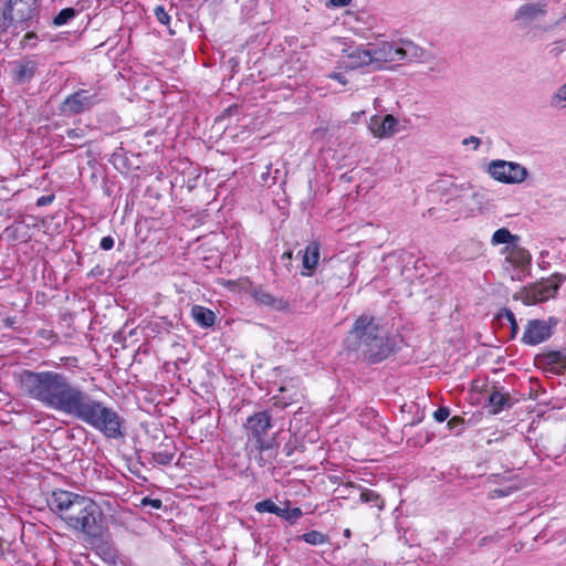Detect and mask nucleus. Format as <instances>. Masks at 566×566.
I'll use <instances>...</instances> for the list:
<instances>
[{
  "label": "nucleus",
  "mask_w": 566,
  "mask_h": 566,
  "mask_svg": "<svg viewBox=\"0 0 566 566\" xmlns=\"http://www.w3.org/2000/svg\"><path fill=\"white\" fill-rule=\"evenodd\" d=\"M283 451L285 452L286 457H291L293 454L294 447L291 446L290 442H287L284 444Z\"/></svg>",
  "instance_id": "nucleus-42"
},
{
  "label": "nucleus",
  "mask_w": 566,
  "mask_h": 566,
  "mask_svg": "<svg viewBox=\"0 0 566 566\" xmlns=\"http://www.w3.org/2000/svg\"><path fill=\"white\" fill-rule=\"evenodd\" d=\"M369 129L375 137H390L398 132V119L390 114L384 118L375 116L370 119Z\"/></svg>",
  "instance_id": "nucleus-13"
},
{
  "label": "nucleus",
  "mask_w": 566,
  "mask_h": 566,
  "mask_svg": "<svg viewBox=\"0 0 566 566\" xmlns=\"http://www.w3.org/2000/svg\"><path fill=\"white\" fill-rule=\"evenodd\" d=\"M36 40H38V35L35 32L31 31V32H28L22 41H21V45L22 48H35L36 46Z\"/></svg>",
  "instance_id": "nucleus-34"
},
{
  "label": "nucleus",
  "mask_w": 566,
  "mask_h": 566,
  "mask_svg": "<svg viewBox=\"0 0 566 566\" xmlns=\"http://www.w3.org/2000/svg\"><path fill=\"white\" fill-rule=\"evenodd\" d=\"M557 325V318L549 317L548 319H530L525 326V331L521 342L528 346H536L547 340L552 334L553 328Z\"/></svg>",
  "instance_id": "nucleus-8"
},
{
  "label": "nucleus",
  "mask_w": 566,
  "mask_h": 566,
  "mask_svg": "<svg viewBox=\"0 0 566 566\" xmlns=\"http://www.w3.org/2000/svg\"><path fill=\"white\" fill-rule=\"evenodd\" d=\"M463 419L461 417L454 416L448 421L449 429L453 430L458 428L457 434H460L462 431Z\"/></svg>",
  "instance_id": "nucleus-37"
},
{
  "label": "nucleus",
  "mask_w": 566,
  "mask_h": 566,
  "mask_svg": "<svg viewBox=\"0 0 566 566\" xmlns=\"http://www.w3.org/2000/svg\"><path fill=\"white\" fill-rule=\"evenodd\" d=\"M245 428L253 439L265 437L272 428V417L268 411H260L247 419Z\"/></svg>",
  "instance_id": "nucleus-11"
},
{
  "label": "nucleus",
  "mask_w": 566,
  "mask_h": 566,
  "mask_svg": "<svg viewBox=\"0 0 566 566\" xmlns=\"http://www.w3.org/2000/svg\"><path fill=\"white\" fill-rule=\"evenodd\" d=\"M38 63L30 59H23L13 63V78L17 83H29L35 75Z\"/></svg>",
  "instance_id": "nucleus-15"
},
{
  "label": "nucleus",
  "mask_w": 566,
  "mask_h": 566,
  "mask_svg": "<svg viewBox=\"0 0 566 566\" xmlns=\"http://www.w3.org/2000/svg\"><path fill=\"white\" fill-rule=\"evenodd\" d=\"M449 416H450V410L447 407H440L433 413V418L437 422L446 421Z\"/></svg>",
  "instance_id": "nucleus-36"
},
{
  "label": "nucleus",
  "mask_w": 566,
  "mask_h": 566,
  "mask_svg": "<svg viewBox=\"0 0 566 566\" xmlns=\"http://www.w3.org/2000/svg\"><path fill=\"white\" fill-rule=\"evenodd\" d=\"M255 510L259 513H272V514H279V506L271 500H263L261 502H258L255 504Z\"/></svg>",
  "instance_id": "nucleus-31"
},
{
  "label": "nucleus",
  "mask_w": 566,
  "mask_h": 566,
  "mask_svg": "<svg viewBox=\"0 0 566 566\" xmlns=\"http://www.w3.org/2000/svg\"><path fill=\"white\" fill-rule=\"evenodd\" d=\"M345 52L347 59L346 66L350 69H358L363 66H373L371 48H364L363 45L348 48Z\"/></svg>",
  "instance_id": "nucleus-12"
},
{
  "label": "nucleus",
  "mask_w": 566,
  "mask_h": 566,
  "mask_svg": "<svg viewBox=\"0 0 566 566\" xmlns=\"http://www.w3.org/2000/svg\"><path fill=\"white\" fill-rule=\"evenodd\" d=\"M38 334L46 339H50L51 337H53V333L51 331H46V329H41Z\"/></svg>",
  "instance_id": "nucleus-44"
},
{
  "label": "nucleus",
  "mask_w": 566,
  "mask_h": 566,
  "mask_svg": "<svg viewBox=\"0 0 566 566\" xmlns=\"http://www.w3.org/2000/svg\"><path fill=\"white\" fill-rule=\"evenodd\" d=\"M545 358L548 364L559 365L563 369L566 370V353L560 350H553L547 353Z\"/></svg>",
  "instance_id": "nucleus-27"
},
{
  "label": "nucleus",
  "mask_w": 566,
  "mask_h": 566,
  "mask_svg": "<svg viewBox=\"0 0 566 566\" xmlns=\"http://www.w3.org/2000/svg\"><path fill=\"white\" fill-rule=\"evenodd\" d=\"M12 325V322H10L9 319L7 321V326H11Z\"/></svg>",
  "instance_id": "nucleus-48"
},
{
  "label": "nucleus",
  "mask_w": 566,
  "mask_h": 566,
  "mask_svg": "<svg viewBox=\"0 0 566 566\" xmlns=\"http://www.w3.org/2000/svg\"><path fill=\"white\" fill-rule=\"evenodd\" d=\"M344 536H345L346 538H350V536H352V532H350V530H349V528H346V530L344 531Z\"/></svg>",
  "instance_id": "nucleus-47"
},
{
  "label": "nucleus",
  "mask_w": 566,
  "mask_h": 566,
  "mask_svg": "<svg viewBox=\"0 0 566 566\" xmlns=\"http://www.w3.org/2000/svg\"><path fill=\"white\" fill-rule=\"evenodd\" d=\"M140 506H150L154 510H159L163 506V502L160 499H151L149 496H145L140 501Z\"/></svg>",
  "instance_id": "nucleus-35"
},
{
  "label": "nucleus",
  "mask_w": 566,
  "mask_h": 566,
  "mask_svg": "<svg viewBox=\"0 0 566 566\" xmlns=\"http://www.w3.org/2000/svg\"><path fill=\"white\" fill-rule=\"evenodd\" d=\"M520 242V237L516 234H513L509 229L506 228H500L497 229L492 238H491V245L497 247L501 244H504V247H512L513 244Z\"/></svg>",
  "instance_id": "nucleus-21"
},
{
  "label": "nucleus",
  "mask_w": 566,
  "mask_h": 566,
  "mask_svg": "<svg viewBox=\"0 0 566 566\" xmlns=\"http://www.w3.org/2000/svg\"><path fill=\"white\" fill-rule=\"evenodd\" d=\"M76 15V10L74 8H65V9H62L54 18H53V23L55 25H63V24H66L70 20H72L73 18H75Z\"/></svg>",
  "instance_id": "nucleus-25"
},
{
  "label": "nucleus",
  "mask_w": 566,
  "mask_h": 566,
  "mask_svg": "<svg viewBox=\"0 0 566 566\" xmlns=\"http://www.w3.org/2000/svg\"><path fill=\"white\" fill-rule=\"evenodd\" d=\"M501 316L506 318L507 322L510 323L513 336L516 335V333L518 332V325L514 313L509 308H503Z\"/></svg>",
  "instance_id": "nucleus-32"
},
{
  "label": "nucleus",
  "mask_w": 566,
  "mask_h": 566,
  "mask_svg": "<svg viewBox=\"0 0 566 566\" xmlns=\"http://www.w3.org/2000/svg\"><path fill=\"white\" fill-rule=\"evenodd\" d=\"M38 0H7L0 13V31L12 25L28 29L38 22Z\"/></svg>",
  "instance_id": "nucleus-5"
},
{
  "label": "nucleus",
  "mask_w": 566,
  "mask_h": 566,
  "mask_svg": "<svg viewBox=\"0 0 566 566\" xmlns=\"http://www.w3.org/2000/svg\"><path fill=\"white\" fill-rule=\"evenodd\" d=\"M370 48L375 70L386 69L387 64L399 63L398 41H379Z\"/></svg>",
  "instance_id": "nucleus-9"
},
{
  "label": "nucleus",
  "mask_w": 566,
  "mask_h": 566,
  "mask_svg": "<svg viewBox=\"0 0 566 566\" xmlns=\"http://www.w3.org/2000/svg\"><path fill=\"white\" fill-rule=\"evenodd\" d=\"M48 505L70 530L88 537L101 534L102 511L91 497L60 489L52 492Z\"/></svg>",
  "instance_id": "nucleus-2"
},
{
  "label": "nucleus",
  "mask_w": 566,
  "mask_h": 566,
  "mask_svg": "<svg viewBox=\"0 0 566 566\" xmlns=\"http://www.w3.org/2000/svg\"><path fill=\"white\" fill-rule=\"evenodd\" d=\"M551 104L556 108H566V83L552 96Z\"/></svg>",
  "instance_id": "nucleus-29"
},
{
  "label": "nucleus",
  "mask_w": 566,
  "mask_h": 566,
  "mask_svg": "<svg viewBox=\"0 0 566 566\" xmlns=\"http://www.w3.org/2000/svg\"><path fill=\"white\" fill-rule=\"evenodd\" d=\"M255 441V449L260 453V462L262 459V453L270 451L274 448V439L266 440L265 437H260L259 439H254Z\"/></svg>",
  "instance_id": "nucleus-30"
},
{
  "label": "nucleus",
  "mask_w": 566,
  "mask_h": 566,
  "mask_svg": "<svg viewBox=\"0 0 566 566\" xmlns=\"http://www.w3.org/2000/svg\"><path fill=\"white\" fill-rule=\"evenodd\" d=\"M53 199V196H50V197H41L38 199V206H44L49 202H51Z\"/></svg>",
  "instance_id": "nucleus-43"
},
{
  "label": "nucleus",
  "mask_w": 566,
  "mask_h": 566,
  "mask_svg": "<svg viewBox=\"0 0 566 566\" xmlns=\"http://www.w3.org/2000/svg\"><path fill=\"white\" fill-rule=\"evenodd\" d=\"M399 62L421 61L424 59L426 51L410 40H399Z\"/></svg>",
  "instance_id": "nucleus-16"
},
{
  "label": "nucleus",
  "mask_w": 566,
  "mask_h": 566,
  "mask_svg": "<svg viewBox=\"0 0 566 566\" xmlns=\"http://www.w3.org/2000/svg\"><path fill=\"white\" fill-rule=\"evenodd\" d=\"M191 316L193 321L202 328H209L213 326L216 322V314L201 305H193L191 308Z\"/></svg>",
  "instance_id": "nucleus-20"
},
{
  "label": "nucleus",
  "mask_w": 566,
  "mask_h": 566,
  "mask_svg": "<svg viewBox=\"0 0 566 566\" xmlns=\"http://www.w3.org/2000/svg\"><path fill=\"white\" fill-rule=\"evenodd\" d=\"M360 501L364 503H373L378 506L379 510L384 507V501L380 496L371 490H366L360 493Z\"/></svg>",
  "instance_id": "nucleus-28"
},
{
  "label": "nucleus",
  "mask_w": 566,
  "mask_h": 566,
  "mask_svg": "<svg viewBox=\"0 0 566 566\" xmlns=\"http://www.w3.org/2000/svg\"><path fill=\"white\" fill-rule=\"evenodd\" d=\"M71 418L87 424L109 440H120L126 436L124 417L115 408L94 398L87 391H84Z\"/></svg>",
  "instance_id": "nucleus-4"
},
{
  "label": "nucleus",
  "mask_w": 566,
  "mask_h": 566,
  "mask_svg": "<svg viewBox=\"0 0 566 566\" xmlns=\"http://www.w3.org/2000/svg\"><path fill=\"white\" fill-rule=\"evenodd\" d=\"M276 516L284 518L290 523H295L302 516V511L300 507L282 509L279 506V514H276Z\"/></svg>",
  "instance_id": "nucleus-26"
},
{
  "label": "nucleus",
  "mask_w": 566,
  "mask_h": 566,
  "mask_svg": "<svg viewBox=\"0 0 566 566\" xmlns=\"http://www.w3.org/2000/svg\"><path fill=\"white\" fill-rule=\"evenodd\" d=\"M19 382L30 399L67 417H72L85 391L65 374L54 370L24 369L19 375Z\"/></svg>",
  "instance_id": "nucleus-1"
},
{
  "label": "nucleus",
  "mask_w": 566,
  "mask_h": 566,
  "mask_svg": "<svg viewBox=\"0 0 566 566\" xmlns=\"http://www.w3.org/2000/svg\"><path fill=\"white\" fill-rule=\"evenodd\" d=\"M463 145H470V144H473L474 145V148H478L479 145H480V139L478 137H474V136H470L468 138H464L463 142H462Z\"/></svg>",
  "instance_id": "nucleus-40"
},
{
  "label": "nucleus",
  "mask_w": 566,
  "mask_h": 566,
  "mask_svg": "<svg viewBox=\"0 0 566 566\" xmlns=\"http://www.w3.org/2000/svg\"><path fill=\"white\" fill-rule=\"evenodd\" d=\"M327 76L329 78H333V80L337 81L342 85H346L348 83L346 76L343 73H340V72H333V73L328 74Z\"/></svg>",
  "instance_id": "nucleus-39"
},
{
  "label": "nucleus",
  "mask_w": 566,
  "mask_h": 566,
  "mask_svg": "<svg viewBox=\"0 0 566 566\" xmlns=\"http://www.w3.org/2000/svg\"><path fill=\"white\" fill-rule=\"evenodd\" d=\"M154 13H155V17L157 18V20L161 24H168L169 23L170 17H169V14L167 13V11L165 10V8L163 6L156 7L155 10H154Z\"/></svg>",
  "instance_id": "nucleus-33"
},
{
  "label": "nucleus",
  "mask_w": 566,
  "mask_h": 566,
  "mask_svg": "<svg viewBox=\"0 0 566 566\" xmlns=\"http://www.w3.org/2000/svg\"><path fill=\"white\" fill-rule=\"evenodd\" d=\"M101 249L108 251L114 247V239L111 235L104 237L99 243Z\"/></svg>",
  "instance_id": "nucleus-38"
},
{
  "label": "nucleus",
  "mask_w": 566,
  "mask_h": 566,
  "mask_svg": "<svg viewBox=\"0 0 566 566\" xmlns=\"http://www.w3.org/2000/svg\"><path fill=\"white\" fill-rule=\"evenodd\" d=\"M105 99L102 86L81 88L67 95L61 104V112L64 115H78L91 111Z\"/></svg>",
  "instance_id": "nucleus-6"
},
{
  "label": "nucleus",
  "mask_w": 566,
  "mask_h": 566,
  "mask_svg": "<svg viewBox=\"0 0 566 566\" xmlns=\"http://www.w3.org/2000/svg\"><path fill=\"white\" fill-rule=\"evenodd\" d=\"M319 255V244L317 242L313 241L305 248L302 264L308 272L303 273L304 275H312L318 264Z\"/></svg>",
  "instance_id": "nucleus-19"
},
{
  "label": "nucleus",
  "mask_w": 566,
  "mask_h": 566,
  "mask_svg": "<svg viewBox=\"0 0 566 566\" xmlns=\"http://www.w3.org/2000/svg\"><path fill=\"white\" fill-rule=\"evenodd\" d=\"M175 453H176L175 446H171V447L166 446V448L164 450L154 452L151 459H153V462L158 465H167L174 460Z\"/></svg>",
  "instance_id": "nucleus-22"
},
{
  "label": "nucleus",
  "mask_w": 566,
  "mask_h": 566,
  "mask_svg": "<svg viewBox=\"0 0 566 566\" xmlns=\"http://www.w3.org/2000/svg\"><path fill=\"white\" fill-rule=\"evenodd\" d=\"M488 172L503 184H521L527 178V169L514 161L493 160L489 164Z\"/></svg>",
  "instance_id": "nucleus-7"
},
{
  "label": "nucleus",
  "mask_w": 566,
  "mask_h": 566,
  "mask_svg": "<svg viewBox=\"0 0 566 566\" xmlns=\"http://www.w3.org/2000/svg\"><path fill=\"white\" fill-rule=\"evenodd\" d=\"M348 347L359 352L365 361L378 364L396 352L397 342L374 317L361 315L349 332Z\"/></svg>",
  "instance_id": "nucleus-3"
},
{
  "label": "nucleus",
  "mask_w": 566,
  "mask_h": 566,
  "mask_svg": "<svg viewBox=\"0 0 566 566\" xmlns=\"http://www.w3.org/2000/svg\"><path fill=\"white\" fill-rule=\"evenodd\" d=\"M493 493L496 494L497 496H505L509 494L507 492H504L503 490H494Z\"/></svg>",
  "instance_id": "nucleus-45"
},
{
  "label": "nucleus",
  "mask_w": 566,
  "mask_h": 566,
  "mask_svg": "<svg viewBox=\"0 0 566 566\" xmlns=\"http://www.w3.org/2000/svg\"><path fill=\"white\" fill-rule=\"evenodd\" d=\"M557 290L558 284L552 281L541 282L525 290L523 301L527 305L545 302L554 297Z\"/></svg>",
  "instance_id": "nucleus-10"
},
{
  "label": "nucleus",
  "mask_w": 566,
  "mask_h": 566,
  "mask_svg": "<svg viewBox=\"0 0 566 566\" xmlns=\"http://www.w3.org/2000/svg\"><path fill=\"white\" fill-rule=\"evenodd\" d=\"M283 259L291 260L292 259V251H286L282 255Z\"/></svg>",
  "instance_id": "nucleus-46"
},
{
  "label": "nucleus",
  "mask_w": 566,
  "mask_h": 566,
  "mask_svg": "<svg viewBox=\"0 0 566 566\" xmlns=\"http://www.w3.org/2000/svg\"><path fill=\"white\" fill-rule=\"evenodd\" d=\"M501 254L505 255V262L515 268L524 269L531 264L532 256L525 248L520 245V242L512 247H503Z\"/></svg>",
  "instance_id": "nucleus-14"
},
{
  "label": "nucleus",
  "mask_w": 566,
  "mask_h": 566,
  "mask_svg": "<svg viewBox=\"0 0 566 566\" xmlns=\"http://www.w3.org/2000/svg\"><path fill=\"white\" fill-rule=\"evenodd\" d=\"M301 538L307 543V544H311V545H322L324 543L327 542L328 537L318 532V531H311V532H307V533H304Z\"/></svg>",
  "instance_id": "nucleus-24"
},
{
  "label": "nucleus",
  "mask_w": 566,
  "mask_h": 566,
  "mask_svg": "<svg viewBox=\"0 0 566 566\" xmlns=\"http://www.w3.org/2000/svg\"><path fill=\"white\" fill-rule=\"evenodd\" d=\"M329 2L334 7L342 8L348 6L352 2V0H329Z\"/></svg>",
  "instance_id": "nucleus-41"
},
{
  "label": "nucleus",
  "mask_w": 566,
  "mask_h": 566,
  "mask_svg": "<svg viewBox=\"0 0 566 566\" xmlns=\"http://www.w3.org/2000/svg\"><path fill=\"white\" fill-rule=\"evenodd\" d=\"M509 401L507 395L494 390L489 397V403L492 408L493 413H497L503 410Z\"/></svg>",
  "instance_id": "nucleus-23"
},
{
  "label": "nucleus",
  "mask_w": 566,
  "mask_h": 566,
  "mask_svg": "<svg viewBox=\"0 0 566 566\" xmlns=\"http://www.w3.org/2000/svg\"><path fill=\"white\" fill-rule=\"evenodd\" d=\"M253 300L261 306L270 307L273 310H283L286 304L282 298H276L263 289H254L252 291Z\"/></svg>",
  "instance_id": "nucleus-18"
},
{
  "label": "nucleus",
  "mask_w": 566,
  "mask_h": 566,
  "mask_svg": "<svg viewBox=\"0 0 566 566\" xmlns=\"http://www.w3.org/2000/svg\"><path fill=\"white\" fill-rule=\"evenodd\" d=\"M546 13V3L536 2V3H526L521 6L516 13V20H526L533 21L538 17H542Z\"/></svg>",
  "instance_id": "nucleus-17"
}]
</instances>
